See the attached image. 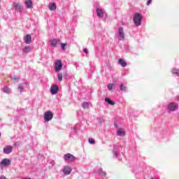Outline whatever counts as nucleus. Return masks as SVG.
Wrapping results in <instances>:
<instances>
[{
	"label": "nucleus",
	"instance_id": "6",
	"mask_svg": "<svg viewBox=\"0 0 179 179\" xmlns=\"http://www.w3.org/2000/svg\"><path fill=\"white\" fill-rule=\"evenodd\" d=\"M62 69V62L61 60H57L55 63V72H59Z\"/></svg>",
	"mask_w": 179,
	"mask_h": 179
},
{
	"label": "nucleus",
	"instance_id": "11",
	"mask_svg": "<svg viewBox=\"0 0 179 179\" xmlns=\"http://www.w3.org/2000/svg\"><path fill=\"white\" fill-rule=\"evenodd\" d=\"M1 164L2 166H4V167H8V166H10V159H7V158L3 159L1 161Z\"/></svg>",
	"mask_w": 179,
	"mask_h": 179
},
{
	"label": "nucleus",
	"instance_id": "21",
	"mask_svg": "<svg viewBox=\"0 0 179 179\" xmlns=\"http://www.w3.org/2000/svg\"><path fill=\"white\" fill-rule=\"evenodd\" d=\"M171 72L175 76H179V69H173Z\"/></svg>",
	"mask_w": 179,
	"mask_h": 179
},
{
	"label": "nucleus",
	"instance_id": "39",
	"mask_svg": "<svg viewBox=\"0 0 179 179\" xmlns=\"http://www.w3.org/2000/svg\"><path fill=\"white\" fill-rule=\"evenodd\" d=\"M73 131H75V129H73Z\"/></svg>",
	"mask_w": 179,
	"mask_h": 179
},
{
	"label": "nucleus",
	"instance_id": "38",
	"mask_svg": "<svg viewBox=\"0 0 179 179\" xmlns=\"http://www.w3.org/2000/svg\"><path fill=\"white\" fill-rule=\"evenodd\" d=\"M114 125H115V127H117V124H115V123L114 124Z\"/></svg>",
	"mask_w": 179,
	"mask_h": 179
},
{
	"label": "nucleus",
	"instance_id": "33",
	"mask_svg": "<svg viewBox=\"0 0 179 179\" xmlns=\"http://www.w3.org/2000/svg\"><path fill=\"white\" fill-rule=\"evenodd\" d=\"M11 79H13V80H17L19 79V78H17V77H11Z\"/></svg>",
	"mask_w": 179,
	"mask_h": 179
},
{
	"label": "nucleus",
	"instance_id": "32",
	"mask_svg": "<svg viewBox=\"0 0 179 179\" xmlns=\"http://www.w3.org/2000/svg\"><path fill=\"white\" fill-rule=\"evenodd\" d=\"M150 3H152V0H148V1H147L148 6H149V5H150Z\"/></svg>",
	"mask_w": 179,
	"mask_h": 179
},
{
	"label": "nucleus",
	"instance_id": "4",
	"mask_svg": "<svg viewBox=\"0 0 179 179\" xmlns=\"http://www.w3.org/2000/svg\"><path fill=\"white\" fill-rule=\"evenodd\" d=\"M54 118V114H52V112L48 110L44 113V120L46 122H48V121H51Z\"/></svg>",
	"mask_w": 179,
	"mask_h": 179
},
{
	"label": "nucleus",
	"instance_id": "36",
	"mask_svg": "<svg viewBox=\"0 0 179 179\" xmlns=\"http://www.w3.org/2000/svg\"><path fill=\"white\" fill-rule=\"evenodd\" d=\"M113 155H114V156H117V151H115V150H114V151H113Z\"/></svg>",
	"mask_w": 179,
	"mask_h": 179
},
{
	"label": "nucleus",
	"instance_id": "29",
	"mask_svg": "<svg viewBox=\"0 0 179 179\" xmlns=\"http://www.w3.org/2000/svg\"><path fill=\"white\" fill-rule=\"evenodd\" d=\"M113 86H114V85L113 83L109 84L108 85V90H113Z\"/></svg>",
	"mask_w": 179,
	"mask_h": 179
},
{
	"label": "nucleus",
	"instance_id": "8",
	"mask_svg": "<svg viewBox=\"0 0 179 179\" xmlns=\"http://www.w3.org/2000/svg\"><path fill=\"white\" fill-rule=\"evenodd\" d=\"M62 171H63L64 176H69V174H71V173H72V168H71V166H66L64 167Z\"/></svg>",
	"mask_w": 179,
	"mask_h": 179
},
{
	"label": "nucleus",
	"instance_id": "20",
	"mask_svg": "<svg viewBox=\"0 0 179 179\" xmlns=\"http://www.w3.org/2000/svg\"><path fill=\"white\" fill-rule=\"evenodd\" d=\"M23 52H31V48L30 46H26L22 49Z\"/></svg>",
	"mask_w": 179,
	"mask_h": 179
},
{
	"label": "nucleus",
	"instance_id": "23",
	"mask_svg": "<svg viewBox=\"0 0 179 179\" xmlns=\"http://www.w3.org/2000/svg\"><path fill=\"white\" fill-rule=\"evenodd\" d=\"M120 89L121 92H127V90L128 89L127 86H125L124 84H120Z\"/></svg>",
	"mask_w": 179,
	"mask_h": 179
},
{
	"label": "nucleus",
	"instance_id": "37",
	"mask_svg": "<svg viewBox=\"0 0 179 179\" xmlns=\"http://www.w3.org/2000/svg\"><path fill=\"white\" fill-rule=\"evenodd\" d=\"M64 75H65L66 78V76H68V74L66 73H65Z\"/></svg>",
	"mask_w": 179,
	"mask_h": 179
},
{
	"label": "nucleus",
	"instance_id": "14",
	"mask_svg": "<svg viewBox=\"0 0 179 179\" xmlns=\"http://www.w3.org/2000/svg\"><path fill=\"white\" fill-rule=\"evenodd\" d=\"M58 43H60V41L58 38H54L50 41V45L52 47H57V44H58Z\"/></svg>",
	"mask_w": 179,
	"mask_h": 179
},
{
	"label": "nucleus",
	"instance_id": "16",
	"mask_svg": "<svg viewBox=\"0 0 179 179\" xmlns=\"http://www.w3.org/2000/svg\"><path fill=\"white\" fill-rule=\"evenodd\" d=\"M49 9L50 10H55L57 9V4L55 3H50Z\"/></svg>",
	"mask_w": 179,
	"mask_h": 179
},
{
	"label": "nucleus",
	"instance_id": "1",
	"mask_svg": "<svg viewBox=\"0 0 179 179\" xmlns=\"http://www.w3.org/2000/svg\"><path fill=\"white\" fill-rule=\"evenodd\" d=\"M142 15L139 13H134L133 20L134 22V24L136 26H141L142 24Z\"/></svg>",
	"mask_w": 179,
	"mask_h": 179
},
{
	"label": "nucleus",
	"instance_id": "3",
	"mask_svg": "<svg viewBox=\"0 0 179 179\" xmlns=\"http://www.w3.org/2000/svg\"><path fill=\"white\" fill-rule=\"evenodd\" d=\"M116 36L118 37L119 41H122L125 39V34L124 33V27H119L118 28V32L116 34Z\"/></svg>",
	"mask_w": 179,
	"mask_h": 179
},
{
	"label": "nucleus",
	"instance_id": "9",
	"mask_svg": "<svg viewBox=\"0 0 179 179\" xmlns=\"http://www.w3.org/2000/svg\"><path fill=\"white\" fill-rule=\"evenodd\" d=\"M14 8L17 12L22 13L23 12V6L19 3H14Z\"/></svg>",
	"mask_w": 179,
	"mask_h": 179
},
{
	"label": "nucleus",
	"instance_id": "27",
	"mask_svg": "<svg viewBox=\"0 0 179 179\" xmlns=\"http://www.w3.org/2000/svg\"><path fill=\"white\" fill-rule=\"evenodd\" d=\"M57 78L59 82H62V73H59L57 74Z\"/></svg>",
	"mask_w": 179,
	"mask_h": 179
},
{
	"label": "nucleus",
	"instance_id": "28",
	"mask_svg": "<svg viewBox=\"0 0 179 179\" xmlns=\"http://www.w3.org/2000/svg\"><path fill=\"white\" fill-rule=\"evenodd\" d=\"M89 143H90V145H94L96 141L93 138H89Z\"/></svg>",
	"mask_w": 179,
	"mask_h": 179
},
{
	"label": "nucleus",
	"instance_id": "40",
	"mask_svg": "<svg viewBox=\"0 0 179 179\" xmlns=\"http://www.w3.org/2000/svg\"><path fill=\"white\" fill-rule=\"evenodd\" d=\"M0 136H1V133H0Z\"/></svg>",
	"mask_w": 179,
	"mask_h": 179
},
{
	"label": "nucleus",
	"instance_id": "10",
	"mask_svg": "<svg viewBox=\"0 0 179 179\" xmlns=\"http://www.w3.org/2000/svg\"><path fill=\"white\" fill-rule=\"evenodd\" d=\"M59 92V88L58 87V85H54L50 87V93L51 94H57Z\"/></svg>",
	"mask_w": 179,
	"mask_h": 179
},
{
	"label": "nucleus",
	"instance_id": "13",
	"mask_svg": "<svg viewBox=\"0 0 179 179\" xmlns=\"http://www.w3.org/2000/svg\"><path fill=\"white\" fill-rule=\"evenodd\" d=\"M25 5L27 9H31L33 7V1H31V0H26Z\"/></svg>",
	"mask_w": 179,
	"mask_h": 179
},
{
	"label": "nucleus",
	"instance_id": "25",
	"mask_svg": "<svg viewBox=\"0 0 179 179\" xmlns=\"http://www.w3.org/2000/svg\"><path fill=\"white\" fill-rule=\"evenodd\" d=\"M82 106H83V108H89V103H87V102L86 101H84L83 103Z\"/></svg>",
	"mask_w": 179,
	"mask_h": 179
},
{
	"label": "nucleus",
	"instance_id": "5",
	"mask_svg": "<svg viewBox=\"0 0 179 179\" xmlns=\"http://www.w3.org/2000/svg\"><path fill=\"white\" fill-rule=\"evenodd\" d=\"M64 159L66 162H75L76 160V157L70 153L64 155Z\"/></svg>",
	"mask_w": 179,
	"mask_h": 179
},
{
	"label": "nucleus",
	"instance_id": "26",
	"mask_svg": "<svg viewBox=\"0 0 179 179\" xmlns=\"http://www.w3.org/2000/svg\"><path fill=\"white\" fill-rule=\"evenodd\" d=\"M3 92L4 93H10V89L8 87H4Z\"/></svg>",
	"mask_w": 179,
	"mask_h": 179
},
{
	"label": "nucleus",
	"instance_id": "19",
	"mask_svg": "<svg viewBox=\"0 0 179 179\" xmlns=\"http://www.w3.org/2000/svg\"><path fill=\"white\" fill-rule=\"evenodd\" d=\"M118 63H119L120 65H121V66H122L123 68H125V66H127V62H124V60L122 59H119Z\"/></svg>",
	"mask_w": 179,
	"mask_h": 179
},
{
	"label": "nucleus",
	"instance_id": "35",
	"mask_svg": "<svg viewBox=\"0 0 179 179\" xmlns=\"http://www.w3.org/2000/svg\"><path fill=\"white\" fill-rule=\"evenodd\" d=\"M0 179H7V178L4 176H0Z\"/></svg>",
	"mask_w": 179,
	"mask_h": 179
},
{
	"label": "nucleus",
	"instance_id": "12",
	"mask_svg": "<svg viewBox=\"0 0 179 179\" xmlns=\"http://www.w3.org/2000/svg\"><path fill=\"white\" fill-rule=\"evenodd\" d=\"M96 15L98 17L103 18L104 17V13L103 12V10L99 8H96Z\"/></svg>",
	"mask_w": 179,
	"mask_h": 179
},
{
	"label": "nucleus",
	"instance_id": "30",
	"mask_svg": "<svg viewBox=\"0 0 179 179\" xmlns=\"http://www.w3.org/2000/svg\"><path fill=\"white\" fill-rule=\"evenodd\" d=\"M98 120L99 124H103V122H104V119L101 118V117H98Z\"/></svg>",
	"mask_w": 179,
	"mask_h": 179
},
{
	"label": "nucleus",
	"instance_id": "15",
	"mask_svg": "<svg viewBox=\"0 0 179 179\" xmlns=\"http://www.w3.org/2000/svg\"><path fill=\"white\" fill-rule=\"evenodd\" d=\"M26 44H30L31 43V36L30 34H27L24 38Z\"/></svg>",
	"mask_w": 179,
	"mask_h": 179
},
{
	"label": "nucleus",
	"instance_id": "22",
	"mask_svg": "<svg viewBox=\"0 0 179 179\" xmlns=\"http://www.w3.org/2000/svg\"><path fill=\"white\" fill-rule=\"evenodd\" d=\"M99 174L101 177H106V172L103 171V169H99Z\"/></svg>",
	"mask_w": 179,
	"mask_h": 179
},
{
	"label": "nucleus",
	"instance_id": "18",
	"mask_svg": "<svg viewBox=\"0 0 179 179\" xmlns=\"http://www.w3.org/2000/svg\"><path fill=\"white\" fill-rule=\"evenodd\" d=\"M117 136H125V131H122V129H119L117 131Z\"/></svg>",
	"mask_w": 179,
	"mask_h": 179
},
{
	"label": "nucleus",
	"instance_id": "24",
	"mask_svg": "<svg viewBox=\"0 0 179 179\" xmlns=\"http://www.w3.org/2000/svg\"><path fill=\"white\" fill-rule=\"evenodd\" d=\"M24 89V83H21L18 85V90L22 93V90Z\"/></svg>",
	"mask_w": 179,
	"mask_h": 179
},
{
	"label": "nucleus",
	"instance_id": "7",
	"mask_svg": "<svg viewBox=\"0 0 179 179\" xmlns=\"http://www.w3.org/2000/svg\"><path fill=\"white\" fill-rule=\"evenodd\" d=\"M12 150H13V147L11 145H6L3 148V152L4 155H9V153H12Z\"/></svg>",
	"mask_w": 179,
	"mask_h": 179
},
{
	"label": "nucleus",
	"instance_id": "31",
	"mask_svg": "<svg viewBox=\"0 0 179 179\" xmlns=\"http://www.w3.org/2000/svg\"><path fill=\"white\" fill-rule=\"evenodd\" d=\"M62 50H65V48L66 47V43H61Z\"/></svg>",
	"mask_w": 179,
	"mask_h": 179
},
{
	"label": "nucleus",
	"instance_id": "17",
	"mask_svg": "<svg viewBox=\"0 0 179 179\" xmlns=\"http://www.w3.org/2000/svg\"><path fill=\"white\" fill-rule=\"evenodd\" d=\"M105 101L108 103V104H110V106H114V104H115V102H114L108 97L105 98Z\"/></svg>",
	"mask_w": 179,
	"mask_h": 179
},
{
	"label": "nucleus",
	"instance_id": "34",
	"mask_svg": "<svg viewBox=\"0 0 179 179\" xmlns=\"http://www.w3.org/2000/svg\"><path fill=\"white\" fill-rule=\"evenodd\" d=\"M83 52H85V54H87V52H88L87 49L85 48L83 50Z\"/></svg>",
	"mask_w": 179,
	"mask_h": 179
},
{
	"label": "nucleus",
	"instance_id": "2",
	"mask_svg": "<svg viewBox=\"0 0 179 179\" xmlns=\"http://www.w3.org/2000/svg\"><path fill=\"white\" fill-rule=\"evenodd\" d=\"M168 113H172L178 110V104L176 102H171L167 105Z\"/></svg>",
	"mask_w": 179,
	"mask_h": 179
}]
</instances>
